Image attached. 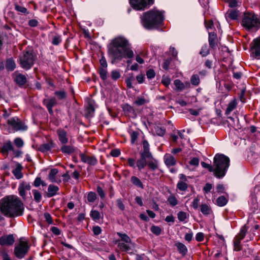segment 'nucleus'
I'll use <instances>...</instances> for the list:
<instances>
[{"instance_id":"f257e3e1","label":"nucleus","mask_w":260,"mask_h":260,"mask_svg":"<svg viewBox=\"0 0 260 260\" xmlns=\"http://www.w3.org/2000/svg\"><path fill=\"white\" fill-rule=\"evenodd\" d=\"M108 54L112 59V62L121 61L123 58L131 59L134 56L131 44L123 37L113 39L108 47Z\"/></svg>"},{"instance_id":"f03ea898","label":"nucleus","mask_w":260,"mask_h":260,"mask_svg":"<svg viewBox=\"0 0 260 260\" xmlns=\"http://www.w3.org/2000/svg\"><path fill=\"white\" fill-rule=\"evenodd\" d=\"M141 23L146 29H152L161 25L164 20V12L152 9L143 13L140 17Z\"/></svg>"},{"instance_id":"7ed1b4c3","label":"nucleus","mask_w":260,"mask_h":260,"mask_svg":"<svg viewBox=\"0 0 260 260\" xmlns=\"http://www.w3.org/2000/svg\"><path fill=\"white\" fill-rule=\"evenodd\" d=\"M214 175L218 178L223 177L230 166V158L222 154H216L214 158Z\"/></svg>"},{"instance_id":"20e7f679","label":"nucleus","mask_w":260,"mask_h":260,"mask_svg":"<svg viewBox=\"0 0 260 260\" xmlns=\"http://www.w3.org/2000/svg\"><path fill=\"white\" fill-rule=\"evenodd\" d=\"M0 208L4 215L14 217L16 215V197L12 195L2 199L1 200Z\"/></svg>"},{"instance_id":"39448f33","label":"nucleus","mask_w":260,"mask_h":260,"mask_svg":"<svg viewBox=\"0 0 260 260\" xmlns=\"http://www.w3.org/2000/svg\"><path fill=\"white\" fill-rule=\"evenodd\" d=\"M242 25L247 29L258 28L260 27V20L254 13L247 12L244 13Z\"/></svg>"},{"instance_id":"423d86ee","label":"nucleus","mask_w":260,"mask_h":260,"mask_svg":"<svg viewBox=\"0 0 260 260\" xmlns=\"http://www.w3.org/2000/svg\"><path fill=\"white\" fill-rule=\"evenodd\" d=\"M36 58V54L33 50L24 51L20 57V64L23 69L28 70L32 67Z\"/></svg>"},{"instance_id":"0eeeda50","label":"nucleus","mask_w":260,"mask_h":260,"mask_svg":"<svg viewBox=\"0 0 260 260\" xmlns=\"http://www.w3.org/2000/svg\"><path fill=\"white\" fill-rule=\"evenodd\" d=\"M30 248L28 240L22 237L19 239L17 243V258H22L28 252Z\"/></svg>"},{"instance_id":"6e6552de","label":"nucleus","mask_w":260,"mask_h":260,"mask_svg":"<svg viewBox=\"0 0 260 260\" xmlns=\"http://www.w3.org/2000/svg\"><path fill=\"white\" fill-rule=\"evenodd\" d=\"M153 0H129V4L135 10H144L145 8L153 4Z\"/></svg>"},{"instance_id":"1a4fd4ad","label":"nucleus","mask_w":260,"mask_h":260,"mask_svg":"<svg viewBox=\"0 0 260 260\" xmlns=\"http://www.w3.org/2000/svg\"><path fill=\"white\" fill-rule=\"evenodd\" d=\"M174 84L175 86V89L177 91H181L190 87V84L188 81H186L183 83L179 79L175 80L174 81Z\"/></svg>"},{"instance_id":"9d476101","label":"nucleus","mask_w":260,"mask_h":260,"mask_svg":"<svg viewBox=\"0 0 260 260\" xmlns=\"http://www.w3.org/2000/svg\"><path fill=\"white\" fill-rule=\"evenodd\" d=\"M43 104L47 107L50 114L53 113L52 108L57 104L56 100L55 98L50 99H45L43 101Z\"/></svg>"},{"instance_id":"9b49d317","label":"nucleus","mask_w":260,"mask_h":260,"mask_svg":"<svg viewBox=\"0 0 260 260\" xmlns=\"http://www.w3.org/2000/svg\"><path fill=\"white\" fill-rule=\"evenodd\" d=\"M79 156L81 161L84 163H86L92 166H95L98 163V160L93 156H88L83 153H80Z\"/></svg>"},{"instance_id":"f8f14e48","label":"nucleus","mask_w":260,"mask_h":260,"mask_svg":"<svg viewBox=\"0 0 260 260\" xmlns=\"http://www.w3.org/2000/svg\"><path fill=\"white\" fill-rule=\"evenodd\" d=\"M30 185L28 183L21 181L19 185L18 190L19 195L23 200L25 199V191L30 189Z\"/></svg>"},{"instance_id":"ddd939ff","label":"nucleus","mask_w":260,"mask_h":260,"mask_svg":"<svg viewBox=\"0 0 260 260\" xmlns=\"http://www.w3.org/2000/svg\"><path fill=\"white\" fill-rule=\"evenodd\" d=\"M14 237L12 234L3 236L0 238V245L2 246L11 245L14 243Z\"/></svg>"},{"instance_id":"4468645a","label":"nucleus","mask_w":260,"mask_h":260,"mask_svg":"<svg viewBox=\"0 0 260 260\" xmlns=\"http://www.w3.org/2000/svg\"><path fill=\"white\" fill-rule=\"evenodd\" d=\"M254 45L253 54L255 58L260 59V37L254 40Z\"/></svg>"},{"instance_id":"2eb2a0df","label":"nucleus","mask_w":260,"mask_h":260,"mask_svg":"<svg viewBox=\"0 0 260 260\" xmlns=\"http://www.w3.org/2000/svg\"><path fill=\"white\" fill-rule=\"evenodd\" d=\"M94 102L90 101L85 110V115L87 118H91L93 116L94 113Z\"/></svg>"},{"instance_id":"dca6fc26","label":"nucleus","mask_w":260,"mask_h":260,"mask_svg":"<svg viewBox=\"0 0 260 260\" xmlns=\"http://www.w3.org/2000/svg\"><path fill=\"white\" fill-rule=\"evenodd\" d=\"M58 171L57 169H52L48 175V178L50 181L53 183H59L61 182L60 179H58L57 178V174Z\"/></svg>"},{"instance_id":"f3484780","label":"nucleus","mask_w":260,"mask_h":260,"mask_svg":"<svg viewBox=\"0 0 260 260\" xmlns=\"http://www.w3.org/2000/svg\"><path fill=\"white\" fill-rule=\"evenodd\" d=\"M164 161L166 166L169 167L174 166L176 163L175 157L170 154L165 155Z\"/></svg>"},{"instance_id":"a211bd4d","label":"nucleus","mask_w":260,"mask_h":260,"mask_svg":"<svg viewBox=\"0 0 260 260\" xmlns=\"http://www.w3.org/2000/svg\"><path fill=\"white\" fill-rule=\"evenodd\" d=\"M57 134L59 140L62 144H66L68 142L67 133L63 129H58L57 130Z\"/></svg>"},{"instance_id":"6ab92c4d","label":"nucleus","mask_w":260,"mask_h":260,"mask_svg":"<svg viewBox=\"0 0 260 260\" xmlns=\"http://www.w3.org/2000/svg\"><path fill=\"white\" fill-rule=\"evenodd\" d=\"M7 122L9 133H15L16 131V121L15 118H11Z\"/></svg>"},{"instance_id":"aec40b11","label":"nucleus","mask_w":260,"mask_h":260,"mask_svg":"<svg viewBox=\"0 0 260 260\" xmlns=\"http://www.w3.org/2000/svg\"><path fill=\"white\" fill-rule=\"evenodd\" d=\"M240 15V12L239 11L232 9L229 10L226 13V17L230 18L232 20L237 19Z\"/></svg>"},{"instance_id":"412c9836","label":"nucleus","mask_w":260,"mask_h":260,"mask_svg":"<svg viewBox=\"0 0 260 260\" xmlns=\"http://www.w3.org/2000/svg\"><path fill=\"white\" fill-rule=\"evenodd\" d=\"M59 188L57 186L54 185H49L48 187V197H52L57 194Z\"/></svg>"},{"instance_id":"4be33fe9","label":"nucleus","mask_w":260,"mask_h":260,"mask_svg":"<svg viewBox=\"0 0 260 260\" xmlns=\"http://www.w3.org/2000/svg\"><path fill=\"white\" fill-rule=\"evenodd\" d=\"M13 150V147L10 141H8L4 143L1 149V151L3 154L8 153L9 151Z\"/></svg>"},{"instance_id":"5701e85b","label":"nucleus","mask_w":260,"mask_h":260,"mask_svg":"<svg viewBox=\"0 0 260 260\" xmlns=\"http://www.w3.org/2000/svg\"><path fill=\"white\" fill-rule=\"evenodd\" d=\"M175 246L181 254L183 256L186 255L187 252V248L184 244L180 242H177L175 243Z\"/></svg>"},{"instance_id":"b1692460","label":"nucleus","mask_w":260,"mask_h":260,"mask_svg":"<svg viewBox=\"0 0 260 260\" xmlns=\"http://www.w3.org/2000/svg\"><path fill=\"white\" fill-rule=\"evenodd\" d=\"M147 164L146 159L140 156L136 161V168H138V170L141 171L145 168Z\"/></svg>"},{"instance_id":"393cba45","label":"nucleus","mask_w":260,"mask_h":260,"mask_svg":"<svg viewBox=\"0 0 260 260\" xmlns=\"http://www.w3.org/2000/svg\"><path fill=\"white\" fill-rule=\"evenodd\" d=\"M129 134L131 136V143L135 144L137 143L140 135V132L139 131H130Z\"/></svg>"},{"instance_id":"a878e982","label":"nucleus","mask_w":260,"mask_h":260,"mask_svg":"<svg viewBox=\"0 0 260 260\" xmlns=\"http://www.w3.org/2000/svg\"><path fill=\"white\" fill-rule=\"evenodd\" d=\"M209 43L211 48L216 45V35L214 32H209Z\"/></svg>"},{"instance_id":"bb28decb","label":"nucleus","mask_w":260,"mask_h":260,"mask_svg":"<svg viewBox=\"0 0 260 260\" xmlns=\"http://www.w3.org/2000/svg\"><path fill=\"white\" fill-rule=\"evenodd\" d=\"M130 243H126L121 241L117 242L118 247L122 251L128 252L131 250L129 245Z\"/></svg>"},{"instance_id":"cd10ccee","label":"nucleus","mask_w":260,"mask_h":260,"mask_svg":"<svg viewBox=\"0 0 260 260\" xmlns=\"http://www.w3.org/2000/svg\"><path fill=\"white\" fill-rule=\"evenodd\" d=\"M15 63L12 58H10L7 59L6 63V68L7 70L12 71L15 68Z\"/></svg>"},{"instance_id":"c85d7f7f","label":"nucleus","mask_w":260,"mask_h":260,"mask_svg":"<svg viewBox=\"0 0 260 260\" xmlns=\"http://www.w3.org/2000/svg\"><path fill=\"white\" fill-rule=\"evenodd\" d=\"M237 102L235 99L231 101L228 105L225 111V114L227 115L230 114L232 111L236 107Z\"/></svg>"},{"instance_id":"c756f323","label":"nucleus","mask_w":260,"mask_h":260,"mask_svg":"<svg viewBox=\"0 0 260 260\" xmlns=\"http://www.w3.org/2000/svg\"><path fill=\"white\" fill-rule=\"evenodd\" d=\"M27 79L25 75L17 74V85L20 86H22L26 83Z\"/></svg>"},{"instance_id":"7c9ffc66","label":"nucleus","mask_w":260,"mask_h":260,"mask_svg":"<svg viewBox=\"0 0 260 260\" xmlns=\"http://www.w3.org/2000/svg\"><path fill=\"white\" fill-rule=\"evenodd\" d=\"M228 201V199L224 196L219 197L216 200V203L218 206L223 207L225 206Z\"/></svg>"},{"instance_id":"2f4dec72","label":"nucleus","mask_w":260,"mask_h":260,"mask_svg":"<svg viewBox=\"0 0 260 260\" xmlns=\"http://www.w3.org/2000/svg\"><path fill=\"white\" fill-rule=\"evenodd\" d=\"M61 151L66 154H70L74 151V148L71 146L63 145L61 147Z\"/></svg>"},{"instance_id":"473e14b6","label":"nucleus","mask_w":260,"mask_h":260,"mask_svg":"<svg viewBox=\"0 0 260 260\" xmlns=\"http://www.w3.org/2000/svg\"><path fill=\"white\" fill-rule=\"evenodd\" d=\"M90 216L92 220L97 221L101 218L100 213L96 210H92L90 213Z\"/></svg>"},{"instance_id":"72a5a7b5","label":"nucleus","mask_w":260,"mask_h":260,"mask_svg":"<svg viewBox=\"0 0 260 260\" xmlns=\"http://www.w3.org/2000/svg\"><path fill=\"white\" fill-rule=\"evenodd\" d=\"M117 234L121 238L122 242H125L126 243H131L132 241L131 238L126 234L118 232Z\"/></svg>"},{"instance_id":"f704fd0d","label":"nucleus","mask_w":260,"mask_h":260,"mask_svg":"<svg viewBox=\"0 0 260 260\" xmlns=\"http://www.w3.org/2000/svg\"><path fill=\"white\" fill-rule=\"evenodd\" d=\"M132 183L135 186L139 187L141 188H143V185L141 180L135 176H132L131 180Z\"/></svg>"},{"instance_id":"c9c22d12","label":"nucleus","mask_w":260,"mask_h":260,"mask_svg":"<svg viewBox=\"0 0 260 260\" xmlns=\"http://www.w3.org/2000/svg\"><path fill=\"white\" fill-rule=\"evenodd\" d=\"M242 240L239 239L238 237H236L234 240V250L236 251H240L241 249V245L240 244Z\"/></svg>"},{"instance_id":"e433bc0d","label":"nucleus","mask_w":260,"mask_h":260,"mask_svg":"<svg viewBox=\"0 0 260 260\" xmlns=\"http://www.w3.org/2000/svg\"><path fill=\"white\" fill-rule=\"evenodd\" d=\"M24 211V205L22 202L17 199V216L23 214Z\"/></svg>"},{"instance_id":"4c0bfd02","label":"nucleus","mask_w":260,"mask_h":260,"mask_svg":"<svg viewBox=\"0 0 260 260\" xmlns=\"http://www.w3.org/2000/svg\"><path fill=\"white\" fill-rule=\"evenodd\" d=\"M200 207L201 211L203 214L207 215L210 213L211 210L207 205L202 204L201 205Z\"/></svg>"},{"instance_id":"58836bf2","label":"nucleus","mask_w":260,"mask_h":260,"mask_svg":"<svg viewBox=\"0 0 260 260\" xmlns=\"http://www.w3.org/2000/svg\"><path fill=\"white\" fill-rule=\"evenodd\" d=\"M155 131L157 135L163 136L166 133V129L164 127L155 126L154 127Z\"/></svg>"},{"instance_id":"ea45409f","label":"nucleus","mask_w":260,"mask_h":260,"mask_svg":"<svg viewBox=\"0 0 260 260\" xmlns=\"http://www.w3.org/2000/svg\"><path fill=\"white\" fill-rule=\"evenodd\" d=\"M27 128V126L25 123L17 118V131H24Z\"/></svg>"},{"instance_id":"a19ab883","label":"nucleus","mask_w":260,"mask_h":260,"mask_svg":"<svg viewBox=\"0 0 260 260\" xmlns=\"http://www.w3.org/2000/svg\"><path fill=\"white\" fill-rule=\"evenodd\" d=\"M147 100L144 98V96H138L135 101V104L138 106L144 105L147 102Z\"/></svg>"},{"instance_id":"79ce46f5","label":"nucleus","mask_w":260,"mask_h":260,"mask_svg":"<svg viewBox=\"0 0 260 260\" xmlns=\"http://www.w3.org/2000/svg\"><path fill=\"white\" fill-rule=\"evenodd\" d=\"M177 187L181 191H185L187 189L188 185L186 183L183 181H180L178 182Z\"/></svg>"},{"instance_id":"37998d69","label":"nucleus","mask_w":260,"mask_h":260,"mask_svg":"<svg viewBox=\"0 0 260 260\" xmlns=\"http://www.w3.org/2000/svg\"><path fill=\"white\" fill-rule=\"evenodd\" d=\"M140 156L145 159L152 158V154L150 153L149 150H143V151L140 153Z\"/></svg>"},{"instance_id":"c03bdc74","label":"nucleus","mask_w":260,"mask_h":260,"mask_svg":"<svg viewBox=\"0 0 260 260\" xmlns=\"http://www.w3.org/2000/svg\"><path fill=\"white\" fill-rule=\"evenodd\" d=\"M209 53V49L207 44L202 46L200 54L203 56L205 57Z\"/></svg>"},{"instance_id":"a18cd8bd","label":"nucleus","mask_w":260,"mask_h":260,"mask_svg":"<svg viewBox=\"0 0 260 260\" xmlns=\"http://www.w3.org/2000/svg\"><path fill=\"white\" fill-rule=\"evenodd\" d=\"M150 169L154 171L158 168V161L155 159L149 161L147 164Z\"/></svg>"},{"instance_id":"49530a36","label":"nucleus","mask_w":260,"mask_h":260,"mask_svg":"<svg viewBox=\"0 0 260 260\" xmlns=\"http://www.w3.org/2000/svg\"><path fill=\"white\" fill-rule=\"evenodd\" d=\"M168 201L172 206H175L178 203V200L174 195L170 196L168 199Z\"/></svg>"},{"instance_id":"de8ad7c7","label":"nucleus","mask_w":260,"mask_h":260,"mask_svg":"<svg viewBox=\"0 0 260 260\" xmlns=\"http://www.w3.org/2000/svg\"><path fill=\"white\" fill-rule=\"evenodd\" d=\"M151 232L156 236L159 235L161 233V229L160 227L156 225H152L150 228Z\"/></svg>"},{"instance_id":"09e8293b","label":"nucleus","mask_w":260,"mask_h":260,"mask_svg":"<svg viewBox=\"0 0 260 260\" xmlns=\"http://www.w3.org/2000/svg\"><path fill=\"white\" fill-rule=\"evenodd\" d=\"M190 82L193 85H198L200 83L199 76L198 75H193L190 78Z\"/></svg>"},{"instance_id":"8fccbe9b","label":"nucleus","mask_w":260,"mask_h":260,"mask_svg":"<svg viewBox=\"0 0 260 260\" xmlns=\"http://www.w3.org/2000/svg\"><path fill=\"white\" fill-rule=\"evenodd\" d=\"M87 200L90 203H93L96 199V194L95 192L90 191L87 195Z\"/></svg>"},{"instance_id":"3c124183","label":"nucleus","mask_w":260,"mask_h":260,"mask_svg":"<svg viewBox=\"0 0 260 260\" xmlns=\"http://www.w3.org/2000/svg\"><path fill=\"white\" fill-rule=\"evenodd\" d=\"M51 147L49 144H43L41 145L39 149L40 151L43 152H47L50 150Z\"/></svg>"},{"instance_id":"603ef678","label":"nucleus","mask_w":260,"mask_h":260,"mask_svg":"<svg viewBox=\"0 0 260 260\" xmlns=\"http://www.w3.org/2000/svg\"><path fill=\"white\" fill-rule=\"evenodd\" d=\"M177 215L178 218L180 221H185L187 218V214L183 211L179 212Z\"/></svg>"},{"instance_id":"864d4df0","label":"nucleus","mask_w":260,"mask_h":260,"mask_svg":"<svg viewBox=\"0 0 260 260\" xmlns=\"http://www.w3.org/2000/svg\"><path fill=\"white\" fill-rule=\"evenodd\" d=\"M193 237V232L190 229H188V232L186 233L184 239L185 240L189 242L192 240Z\"/></svg>"},{"instance_id":"5fc2aeb1","label":"nucleus","mask_w":260,"mask_h":260,"mask_svg":"<svg viewBox=\"0 0 260 260\" xmlns=\"http://www.w3.org/2000/svg\"><path fill=\"white\" fill-rule=\"evenodd\" d=\"M61 36L56 35L53 37L52 43L54 45H58L61 42Z\"/></svg>"},{"instance_id":"6e6d98bb","label":"nucleus","mask_w":260,"mask_h":260,"mask_svg":"<svg viewBox=\"0 0 260 260\" xmlns=\"http://www.w3.org/2000/svg\"><path fill=\"white\" fill-rule=\"evenodd\" d=\"M55 94L59 100H62L66 98V93L64 90L56 91L55 92Z\"/></svg>"},{"instance_id":"4d7b16f0","label":"nucleus","mask_w":260,"mask_h":260,"mask_svg":"<svg viewBox=\"0 0 260 260\" xmlns=\"http://www.w3.org/2000/svg\"><path fill=\"white\" fill-rule=\"evenodd\" d=\"M32 192L34 194L35 200L37 202H39L42 198V196L40 192L37 190H33Z\"/></svg>"},{"instance_id":"13d9d810","label":"nucleus","mask_w":260,"mask_h":260,"mask_svg":"<svg viewBox=\"0 0 260 260\" xmlns=\"http://www.w3.org/2000/svg\"><path fill=\"white\" fill-rule=\"evenodd\" d=\"M171 79L169 77L164 76L162 77L161 83L166 86H168L171 83Z\"/></svg>"},{"instance_id":"bf43d9fd","label":"nucleus","mask_w":260,"mask_h":260,"mask_svg":"<svg viewBox=\"0 0 260 260\" xmlns=\"http://www.w3.org/2000/svg\"><path fill=\"white\" fill-rule=\"evenodd\" d=\"M247 232V229L245 227V226H243L240 231V233H239L238 235L236 237H238L239 239L242 240L244 238L246 233Z\"/></svg>"},{"instance_id":"052dcab7","label":"nucleus","mask_w":260,"mask_h":260,"mask_svg":"<svg viewBox=\"0 0 260 260\" xmlns=\"http://www.w3.org/2000/svg\"><path fill=\"white\" fill-rule=\"evenodd\" d=\"M146 76L148 79H152L155 76V72L154 70L150 69L146 72Z\"/></svg>"},{"instance_id":"680f3d73","label":"nucleus","mask_w":260,"mask_h":260,"mask_svg":"<svg viewBox=\"0 0 260 260\" xmlns=\"http://www.w3.org/2000/svg\"><path fill=\"white\" fill-rule=\"evenodd\" d=\"M100 75L101 78L103 80H105L107 79V70L106 68H101L99 71Z\"/></svg>"},{"instance_id":"e2e57ef3","label":"nucleus","mask_w":260,"mask_h":260,"mask_svg":"<svg viewBox=\"0 0 260 260\" xmlns=\"http://www.w3.org/2000/svg\"><path fill=\"white\" fill-rule=\"evenodd\" d=\"M201 164L202 167L207 169L209 172L214 173V166H212L204 161L201 162Z\"/></svg>"},{"instance_id":"0e129e2a","label":"nucleus","mask_w":260,"mask_h":260,"mask_svg":"<svg viewBox=\"0 0 260 260\" xmlns=\"http://www.w3.org/2000/svg\"><path fill=\"white\" fill-rule=\"evenodd\" d=\"M212 185L209 183H207L203 187V190L204 193H207L211 192L212 189Z\"/></svg>"},{"instance_id":"69168bd1","label":"nucleus","mask_w":260,"mask_h":260,"mask_svg":"<svg viewBox=\"0 0 260 260\" xmlns=\"http://www.w3.org/2000/svg\"><path fill=\"white\" fill-rule=\"evenodd\" d=\"M23 167L20 164L17 163V179H21L23 177V174L21 172Z\"/></svg>"},{"instance_id":"338daca9","label":"nucleus","mask_w":260,"mask_h":260,"mask_svg":"<svg viewBox=\"0 0 260 260\" xmlns=\"http://www.w3.org/2000/svg\"><path fill=\"white\" fill-rule=\"evenodd\" d=\"M216 189L218 193H223L225 192L224 186L222 184H217Z\"/></svg>"},{"instance_id":"774afa93","label":"nucleus","mask_w":260,"mask_h":260,"mask_svg":"<svg viewBox=\"0 0 260 260\" xmlns=\"http://www.w3.org/2000/svg\"><path fill=\"white\" fill-rule=\"evenodd\" d=\"M111 77L113 80H116L120 78V74L118 71L114 70L111 72Z\"/></svg>"}]
</instances>
